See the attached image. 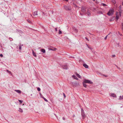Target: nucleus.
Returning <instances> with one entry per match:
<instances>
[{"mask_svg":"<svg viewBox=\"0 0 123 123\" xmlns=\"http://www.w3.org/2000/svg\"><path fill=\"white\" fill-rule=\"evenodd\" d=\"M119 12H116V18L117 20L118 19L119 16L120 17L122 14V10L121 7H119Z\"/></svg>","mask_w":123,"mask_h":123,"instance_id":"nucleus-1","label":"nucleus"},{"mask_svg":"<svg viewBox=\"0 0 123 123\" xmlns=\"http://www.w3.org/2000/svg\"><path fill=\"white\" fill-rule=\"evenodd\" d=\"M114 10L113 9H111L107 13V14L109 16L112 15L114 14Z\"/></svg>","mask_w":123,"mask_h":123,"instance_id":"nucleus-2","label":"nucleus"},{"mask_svg":"<svg viewBox=\"0 0 123 123\" xmlns=\"http://www.w3.org/2000/svg\"><path fill=\"white\" fill-rule=\"evenodd\" d=\"M63 7L64 9L66 11H70L72 9L71 6L68 5H64Z\"/></svg>","mask_w":123,"mask_h":123,"instance_id":"nucleus-3","label":"nucleus"},{"mask_svg":"<svg viewBox=\"0 0 123 123\" xmlns=\"http://www.w3.org/2000/svg\"><path fill=\"white\" fill-rule=\"evenodd\" d=\"M83 81L84 82L86 83L90 84H93V82H92L91 81V80H88L85 79Z\"/></svg>","mask_w":123,"mask_h":123,"instance_id":"nucleus-4","label":"nucleus"},{"mask_svg":"<svg viewBox=\"0 0 123 123\" xmlns=\"http://www.w3.org/2000/svg\"><path fill=\"white\" fill-rule=\"evenodd\" d=\"M81 113L83 118H84L86 117V115L84 111L82 108L81 109Z\"/></svg>","mask_w":123,"mask_h":123,"instance_id":"nucleus-5","label":"nucleus"},{"mask_svg":"<svg viewBox=\"0 0 123 123\" xmlns=\"http://www.w3.org/2000/svg\"><path fill=\"white\" fill-rule=\"evenodd\" d=\"M62 67L63 69H68V65H65L62 66Z\"/></svg>","mask_w":123,"mask_h":123,"instance_id":"nucleus-6","label":"nucleus"},{"mask_svg":"<svg viewBox=\"0 0 123 123\" xmlns=\"http://www.w3.org/2000/svg\"><path fill=\"white\" fill-rule=\"evenodd\" d=\"M48 49L49 50H51L54 51L56 49L55 48H54L53 49L49 48Z\"/></svg>","mask_w":123,"mask_h":123,"instance_id":"nucleus-7","label":"nucleus"},{"mask_svg":"<svg viewBox=\"0 0 123 123\" xmlns=\"http://www.w3.org/2000/svg\"><path fill=\"white\" fill-rule=\"evenodd\" d=\"M83 66L86 68H88V66L86 63H84L83 64Z\"/></svg>","mask_w":123,"mask_h":123,"instance_id":"nucleus-8","label":"nucleus"},{"mask_svg":"<svg viewBox=\"0 0 123 123\" xmlns=\"http://www.w3.org/2000/svg\"><path fill=\"white\" fill-rule=\"evenodd\" d=\"M83 83V86L85 87V88H86V87H87V85H86V83L84 82L83 81V83Z\"/></svg>","mask_w":123,"mask_h":123,"instance_id":"nucleus-9","label":"nucleus"},{"mask_svg":"<svg viewBox=\"0 0 123 123\" xmlns=\"http://www.w3.org/2000/svg\"><path fill=\"white\" fill-rule=\"evenodd\" d=\"M33 16H35L37 15V11H35L33 13Z\"/></svg>","mask_w":123,"mask_h":123,"instance_id":"nucleus-10","label":"nucleus"},{"mask_svg":"<svg viewBox=\"0 0 123 123\" xmlns=\"http://www.w3.org/2000/svg\"><path fill=\"white\" fill-rule=\"evenodd\" d=\"M14 91L17 92V93H18L20 94L21 93V91L19 90H15Z\"/></svg>","mask_w":123,"mask_h":123,"instance_id":"nucleus-11","label":"nucleus"},{"mask_svg":"<svg viewBox=\"0 0 123 123\" xmlns=\"http://www.w3.org/2000/svg\"><path fill=\"white\" fill-rule=\"evenodd\" d=\"M81 11L83 12H85L86 11L85 9L83 7H82L81 9Z\"/></svg>","mask_w":123,"mask_h":123,"instance_id":"nucleus-12","label":"nucleus"},{"mask_svg":"<svg viewBox=\"0 0 123 123\" xmlns=\"http://www.w3.org/2000/svg\"><path fill=\"white\" fill-rule=\"evenodd\" d=\"M32 54H33V55L34 56L36 57H37V55L34 52V51H33V50H32Z\"/></svg>","mask_w":123,"mask_h":123,"instance_id":"nucleus-13","label":"nucleus"},{"mask_svg":"<svg viewBox=\"0 0 123 123\" xmlns=\"http://www.w3.org/2000/svg\"><path fill=\"white\" fill-rule=\"evenodd\" d=\"M41 51L42 52L44 53H45V50L44 49H42L41 50Z\"/></svg>","mask_w":123,"mask_h":123,"instance_id":"nucleus-14","label":"nucleus"},{"mask_svg":"<svg viewBox=\"0 0 123 123\" xmlns=\"http://www.w3.org/2000/svg\"><path fill=\"white\" fill-rule=\"evenodd\" d=\"M18 111L19 112H23V111L22 109L20 108H19Z\"/></svg>","mask_w":123,"mask_h":123,"instance_id":"nucleus-15","label":"nucleus"},{"mask_svg":"<svg viewBox=\"0 0 123 123\" xmlns=\"http://www.w3.org/2000/svg\"><path fill=\"white\" fill-rule=\"evenodd\" d=\"M86 14L88 16H90L91 13L89 11H88L86 13Z\"/></svg>","mask_w":123,"mask_h":123,"instance_id":"nucleus-16","label":"nucleus"},{"mask_svg":"<svg viewBox=\"0 0 123 123\" xmlns=\"http://www.w3.org/2000/svg\"><path fill=\"white\" fill-rule=\"evenodd\" d=\"M119 99L120 100L123 99V95L122 96H120L119 97Z\"/></svg>","mask_w":123,"mask_h":123,"instance_id":"nucleus-17","label":"nucleus"},{"mask_svg":"<svg viewBox=\"0 0 123 123\" xmlns=\"http://www.w3.org/2000/svg\"><path fill=\"white\" fill-rule=\"evenodd\" d=\"M111 96H112L113 97H116V95L114 93H113L111 95Z\"/></svg>","mask_w":123,"mask_h":123,"instance_id":"nucleus-18","label":"nucleus"},{"mask_svg":"<svg viewBox=\"0 0 123 123\" xmlns=\"http://www.w3.org/2000/svg\"><path fill=\"white\" fill-rule=\"evenodd\" d=\"M18 46H19V50H21L22 49V47L21 46V45H19Z\"/></svg>","mask_w":123,"mask_h":123,"instance_id":"nucleus-19","label":"nucleus"},{"mask_svg":"<svg viewBox=\"0 0 123 123\" xmlns=\"http://www.w3.org/2000/svg\"><path fill=\"white\" fill-rule=\"evenodd\" d=\"M42 98L43 99H44V100L46 101V102H48V100L46 98H44V97H42Z\"/></svg>","mask_w":123,"mask_h":123,"instance_id":"nucleus-20","label":"nucleus"},{"mask_svg":"<svg viewBox=\"0 0 123 123\" xmlns=\"http://www.w3.org/2000/svg\"><path fill=\"white\" fill-rule=\"evenodd\" d=\"M9 39L11 41H12L13 40V39L11 37H9Z\"/></svg>","mask_w":123,"mask_h":123,"instance_id":"nucleus-21","label":"nucleus"},{"mask_svg":"<svg viewBox=\"0 0 123 123\" xmlns=\"http://www.w3.org/2000/svg\"><path fill=\"white\" fill-rule=\"evenodd\" d=\"M92 52L93 53V54H95V55H96L97 54V53L95 52H93L92 51Z\"/></svg>","mask_w":123,"mask_h":123,"instance_id":"nucleus-22","label":"nucleus"},{"mask_svg":"<svg viewBox=\"0 0 123 123\" xmlns=\"http://www.w3.org/2000/svg\"><path fill=\"white\" fill-rule=\"evenodd\" d=\"M76 76H77V77H80V75L79 74H77V73H76Z\"/></svg>","mask_w":123,"mask_h":123,"instance_id":"nucleus-23","label":"nucleus"},{"mask_svg":"<svg viewBox=\"0 0 123 123\" xmlns=\"http://www.w3.org/2000/svg\"><path fill=\"white\" fill-rule=\"evenodd\" d=\"M18 101L20 103H22L23 102V101L20 100H18Z\"/></svg>","mask_w":123,"mask_h":123,"instance_id":"nucleus-24","label":"nucleus"},{"mask_svg":"<svg viewBox=\"0 0 123 123\" xmlns=\"http://www.w3.org/2000/svg\"><path fill=\"white\" fill-rule=\"evenodd\" d=\"M59 34H62V32L60 30H59Z\"/></svg>","mask_w":123,"mask_h":123,"instance_id":"nucleus-25","label":"nucleus"},{"mask_svg":"<svg viewBox=\"0 0 123 123\" xmlns=\"http://www.w3.org/2000/svg\"><path fill=\"white\" fill-rule=\"evenodd\" d=\"M62 93L63 95L64 98H65L66 97V96L65 94L64 93V92H63Z\"/></svg>","mask_w":123,"mask_h":123,"instance_id":"nucleus-26","label":"nucleus"},{"mask_svg":"<svg viewBox=\"0 0 123 123\" xmlns=\"http://www.w3.org/2000/svg\"><path fill=\"white\" fill-rule=\"evenodd\" d=\"M87 45V46L88 47V48H89V49H91V50H92V48L91 47H89L88 45Z\"/></svg>","mask_w":123,"mask_h":123,"instance_id":"nucleus-27","label":"nucleus"},{"mask_svg":"<svg viewBox=\"0 0 123 123\" xmlns=\"http://www.w3.org/2000/svg\"><path fill=\"white\" fill-rule=\"evenodd\" d=\"M37 90L38 91H40L41 89L40 88L38 87L37 88Z\"/></svg>","mask_w":123,"mask_h":123,"instance_id":"nucleus-28","label":"nucleus"},{"mask_svg":"<svg viewBox=\"0 0 123 123\" xmlns=\"http://www.w3.org/2000/svg\"><path fill=\"white\" fill-rule=\"evenodd\" d=\"M74 78V79H75L76 80H78V77H73Z\"/></svg>","mask_w":123,"mask_h":123,"instance_id":"nucleus-29","label":"nucleus"},{"mask_svg":"<svg viewBox=\"0 0 123 123\" xmlns=\"http://www.w3.org/2000/svg\"><path fill=\"white\" fill-rule=\"evenodd\" d=\"M74 31H75V32H77L78 31V30L76 28L75 29Z\"/></svg>","mask_w":123,"mask_h":123,"instance_id":"nucleus-30","label":"nucleus"},{"mask_svg":"<svg viewBox=\"0 0 123 123\" xmlns=\"http://www.w3.org/2000/svg\"><path fill=\"white\" fill-rule=\"evenodd\" d=\"M7 71L8 72V73L10 74H12V73L11 72H10V71H8V70H7Z\"/></svg>","mask_w":123,"mask_h":123,"instance_id":"nucleus-31","label":"nucleus"},{"mask_svg":"<svg viewBox=\"0 0 123 123\" xmlns=\"http://www.w3.org/2000/svg\"><path fill=\"white\" fill-rule=\"evenodd\" d=\"M114 3H115V0H111Z\"/></svg>","mask_w":123,"mask_h":123,"instance_id":"nucleus-32","label":"nucleus"},{"mask_svg":"<svg viewBox=\"0 0 123 123\" xmlns=\"http://www.w3.org/2000/svg\"><path fill=\"white\" fill-rule=\"evenodd\" d=\"M102 5H103V6H105L106 5V4H104V3H103Z\"/></svg>","mask_w":123,"mask_h":123,"instance_id":"nucleus-33","label":"nucleus"},{"mask_svg":"<svg viewBox=\"0 0 123 123\" xmlns=\"http://www.w3.org/2000/svg\"><path fill=\"white\" fill-rule=\"evenodd\" d=\"M27 21L29 23L31 22V21L29 19H27Z\"/></svg>","mask_w":123,"mask_h":123,"instance_id":"nucleus-34","label":"nucleus"},{"mask_svg":"<svg viewBox=\"0 0 123 123\" xmlns=\"http://www.w3.org/2000/svg\"><path fill=\"white\" fill-rule=\"evenodd\" d=\"M0 56L1 57H2L3 56V55L2 54H0Z\"/></svg>","mask_w":123,"mask_h":123,"instance_id":"nucleus-35","label":"nucleus"},{"mask_svg":"<svg viewBox=\"0 0 123 123\" xmlns=\"http://www.w3.org/2000/svg\"><path fill=\"white\" fill-rule=\"evenodd\" d=\"M107 36H108V35L106 36V37H105V40H106V38L107 37Z\"/></svg>","mask_w":123,"mask_h":123,"instance_id":"nucleus-36","label":"nucleus"},{"mask_svg":"<svg viewBox=\"0 0 123 123\" xmlns=\"http://www.w3.org/2000/svg\"><path fill=\"white\" fill-rule=\"evenodd\" d=\"M73 84L74 86H76V83H73Z\"/></svg>","mask_w":123,"mask_h":123,"instance_id":"nucleus-37","label":"nucleus"},{"mask_svg":"<svg viewBox=\"0 0 123 123\" xmlns=\"http://www.w3.org/2000/svg\"><path fill=\"white\" fill-rule=\"evenodd\" d=\"M55 31H57V28H55Z\"/></svg>","mask_w":123,"mask_h":123,"instance_id":"nucleus-38","label":"nucleus"},{"mask_svg":"<svg viewBox=\"0 0 123 123\" xmlns=\"http://www.w3.org/2000/svg\"><path fill=\"white\" fill-rule=\"evenodd\" d=\"M99 13H101V14H103V13H102V12L101 11H99Z\"/></svg>","mask_w":123,"mask_h":123,"instance_id":"nucleus-39","label":"nucleus"},{"mask_svg":"<svg viewBox=\"0 0 123 123\" xmlns=\"http://www.w3.org/2000/svg\"><path fill=\"white\" fill-rule=\"evenodd\" d=\"M85 38L86 40H87L88 41H89V40L87 37H86Z\"/></svg>","mask_w":123,"mask_h":123,"instance_id":"nucleus-40","label":"nucleus"},{"mask_svg":"<svg viewBox=\"0 0 123 123\" xmlns=\"http://www.w3.org/2000/svg\"><path fill=\"white\" fill-rule=\"evenodd\" d=\"M109 21H113V19H110V20H109Z\"/></svg>","mask_w":123,"mask_h":123,"instance_id":"nucleus-41","label":"nucleus"},{"mask_svg":"<svg viewBox=\"0 0 123 123\" xmlns=\"http://www.w3.org/2000/svg\"><path fill=\"white\" fill-rule=\"evenodd\" d=\"M72 77H76V76L75 75H73L72 76Z\"/></svg>","mask_w":123,"mask_h":123,"instance_id":"nucleus-42","label":"nucleus"},{"mask_svg":"<svg viewBox=\"0 0 123 123\" xmlns=\"http://www.w3.org/2000/svg\"><path fill=\"white\" fill-rule=\"evenodd\" d=\"M115 56V55H112V57H114Z\"/></svg>","mask_w":123,"mask_h":123,"instance_id":"nucleus-43","label":"nucleus"},{"mask_svg":"<svg viewBox=\"0 0 123 123\" xmlns=\"http://www.w3.org/2000/svg\"><path fill=\"white\" fill-rule=\"evenodd\" d=\"M62 119L64 120H65V118L64 117H62Z\"/></svg>","mask_w":123,"mask_h":123,"instance_id":"nucleus-44","label":"nucleus"},{"mask_svg":"<svg viewBox=\"0 0 123 123\" xmlns=\"http://www.w3.org/2000/svg\"><path fill=\"white\" fill-rule=\"evenodd\" d=\"M117 67V68L118 69H120V68H119L118 67H117V66H116Z\"/></svg>","mask_w":123,"mask_h":123,"instance_id":"nucleus-45","label":"nucleus"},{"mask_svg":"<svg viewBox=\"0 0 123 123\" xmlns=\"http://www.w3.org/2000/svg\"><path fill=\"white\" fill-rule=\"evenodd\" d=\"M75 7H77V6L76 5V4L75 5Z\"/></svg>","mask_w":123,"mask_h":123,"instance_id":"nucleus-46","label":"nucleus"},{"mask_svg":"<svg viewBox=\"0 0 123 123\" xmlns=\"http://www.w3.org/2000/svg\"><path fill=\"white\" fill-rule=\"evenodd\" d=\"M19 45H21V47H22V46H23V44H22V45L20 44Z\"/></svg>","mask_w":123,"mask_h":123,"instance_id":"nucleus-47","label":"nucleus"},{"mask_svg":"<svg viewBox=\"0 0 123 123\" xmlns=\"http://www.w3.org/2000/svg\"><path fill=\"white\" fill-rule=\"evenodd\" d=\"M75 115L74 114L73 115V117H75Z\"/></svg>","mask_w":123,"mask_h":123,"instance_id":"nucleus-48","label":"nucleus"},{"mask_svg":"<svg viewBox=\"0 0 123 123\" xmlns=\"http://www.w3.org/2000/svg\"><path fill=\"white\" fill-rule=\"evenodd\" d=\"M122 5L123 6V2H122Z\"/></svg>","mask_w":123,"mask_h":123,"instance_id":"nucleus-49","label":"nucleus"},{"mask_svg":"<svg viewBox=\"0 0 123 123\" xmlns=\"http://www.w3.org/2000/svg\"><path fill=\"white\" fill-rule=\"evenodd\" d=\"M103 75L104 76H105V77H107V76H105V75Z\"/></svg>","mask_w":123,"mask_h":123,"instance_id":"nucleus-50","label":"nucleus"},{"mask_svg":"<svg viewBox=\"0 0 123 123\" xmlns=\"http://www.w3.org/2000/svg\"><path fill=\"white\" fill-rule=\"evenodd\" d=\"M40 95H41V93H40Z\"/></svg>","mask_w":123,"mask_h":123,"instance_id":"nucleus-51","label":"nucleus"},{"mask_svg":"<svg viewBox=\"0 0 123 123\" xmlns=\"http://www.w3.org/2000/svg\"><path fill=\"white\" fill-rule=\"evenodd\" d=\"M54 114L55 116L56 117V114Z\"/></svg>","mask_w":123,"mask_h":123,"instance_id":"nucleus-52","label":"nucleus"},{"mask_svg":"<svg viewBox=\"0 0 123 123\" xmlns=\"http://www.w3.org/2000/svg\"><path fill=\"white\" fill-rule=\"evenodd\" d=\"M18 46H17V48H18Z\"/></svg>","mask_w":123,"mask_h":123,"instance_id":"nucleus-53","label":"nucleus"},{"mask_svg":"<svg viewBox=\"0 0 123 123\" xmlns=\"http://www.w3.org/2000/svg\"><path fill=\"white\" fill-rule=\"evenodd\" d=\"M80 14H81V15H82V14L81 13H80Z\"/></svg>","mask_w":123,"mask_h":123,"instance_id":"nucleus-54","label":"nucleus"},{"mask_svg":"<svg viewBox=\"0 0 123 123\" xmlns=\"http://www.w3.org/2000/svg\"><path fill=\"white\" fill-rule=\"evenodd\" d=\"M79 78H81V77H79Z\"/></svg>","mask_w":123,"mask_h":123,"instance_id":"nucleus-55","label":"nucleus"},{"mask_svg":"<svg viewBox=\"0 0 123 123\" xmlns=\"http://www.w3.org/2000/svg\"><path fill=\"white\" fill-rule=\"evenodd\" d=\"M31 16H32V15H31Z\"/></svg>","mask_w":123,"mask_h":123,"instance_id":"nucleus-56","label":"nucleus"}]
</instances>
